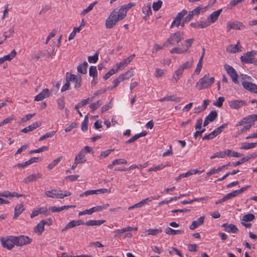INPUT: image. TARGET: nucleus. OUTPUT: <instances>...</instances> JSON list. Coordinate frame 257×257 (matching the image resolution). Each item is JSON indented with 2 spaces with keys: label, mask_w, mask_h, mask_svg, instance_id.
Wrapping results in <instances>:
<instances>
[{
  "label": "nucleus",
  "mask_w": 257,
  "mask_h": 257,
  "mask_svg": "<svg viewBox=\"0 0 257 257\" xmlns=\"http://www.w3.org/2000/svg\"><path fill=\"white\" fill-rule=\"evenodd\" d=\"M124 18V13H120L116 9L113 10L106 20V28L107 29L113 28L118 21L123 19Z\"/></svg>",
  "instance_id": "1"
},
{
  "label": "nucleus",
  "mask_w": 257,
  "mask_h": 257,
  "mask_svg": "<svg viewBox=\"0 0 257 257\" xmlns=\"http://www.w3.org/2000/svg\"><path fill=\"white\" fill-rule=\"evenodd\" d=\"M209 74H206L203 77L199 79L196 84V87L199 90L207 88L214 83L215 79L212 77L209 78Z\"/></svg>",
  "instance_id": "2"
},
{
  "label": "nucleus",
  "mask_w": 257,
  "mask_h": 257,
  "mask_svg": "<svg viewBox=\"0 0 257 257\" xmlns=\"http://www.w3.org/2000/svg\"><path fill=\"white\" fill-rule=\"evenodd\" d=\"M183 35L184 33L180 31H177L172 34L168 39L167 42L164 43L163 46H167L168 44L171 45H175L179 43L184 39Z\"/></svg>",
  "instance_id": "3"
},
{
  "label": "nucleus",
  "mask_w": 257,
  "mask_h": 257,
  "mask_svg": "<svg viewBox=\"0 0 257 257\" xmlns=\"http://www.w3.org/2000/svg\"><path fill=\"white\" fill-rule=\"evenodd\" d=\"M256 54V51L252 50L247 52L241 56L240 58L241 62L245 64H252L254 59V56Z\"/></svg>",
  "instance_id": "4"
},
{
  "label": "nucleus",
  "mask_w": 257,
  "mask_h": 257,
  "mask_svg": "<svg viewBox=\"0 0 257 257\" xmlns=\"http://www.w3.org/2000/svg\"><path fill=\"white\" fill-rule=\"evenodd\" d=\"M256 120H257V114H253L249 115L243 117L236 124V126L242 125L245 124H248L247 125H251L252 126L254 124V122Z\"/></svg>",
  "instance_id": "5"
},
{
  "label": "nucleus",
  "mask_w": 257,
  "mask_h": 257,
  "mask_svg": "<svg viewBox=\"0 0 257 257\" xmlns=\"http://www.w3.org/2000/svg\"><path fill=\"white\" fill-rule=\"evenodd\" d=\"M14 242H15V245L20 246L29 244L32 241V238H30L28 236L25 235L14 236Z\"/></svg>",
  "instance_id": "6"
},
{
  "label": "nucleus",
  "mask_w": 257,
  "mask_h": 257,
  "mask_svg": "<svg viewBox=\"0 0 257 257\" xmlns=\"http://www.w3.org/2000/svg\"><path fill=\"white\" fill-rule=\"evenodd\" d=\"M224 68L228 74L231 78L232 81L235 84H238V75L235 69L229 65L225 64Z\"/></svg>",
  "instance_id": "7"
},
{
  "label": "nucleus",
  "mask_w": 257,
  "mask_h": 257,
  "mask_svg": "<svg viewBox=\"0 0 257 257\" xmlns=\"http://www.w3.org/2000/svg\"><path fill=\"white\" fill-rule=\"evenodd\" d=\"M14 236H9L8 238H5L2 237L1 239L2 244L5 248H7L9 250L13 248L15 245V242H14Z\"/></svg>",
  "instance_id": "8"
},
{
  "label": "nucleus",
  "mask_w": 257,
  "mask_h": 257,
  "mask_svg": "<svg viewBox=\"0 0 257 257\" xmlns=\"http://www.w3.org/2000/svg\"><path fill=\"white\" fill-rule=\"evenodd\" d=\"M245 28L244 25L239 21H234L228 23L227 25V31L229 32L231 29L236 30H244Z\"/></svg>",
  "instance_id": "9"
},
{
  "label": "nucleus",
  "mask_w": 257,
  "mask_h": 257,
  "mask_svg": "<svg viewBox=\"0 0 257 257\" xmlns=\"http://www.w3.org/2000/svg\"><path fill=\"white\" fill-rule=\"evenodd\" d=\"M242 85L243 87L252 93L257 94V85L252 82L248 81H242Z\"/></svg>",
  "instance_id": "10"
},
{
  "label": "nucleus",
  "mask_w": 257,
  "mask_h": 257,
  "mask_svg": "<svg viewBox=\"0 0 257 257\" xmlns=\"http://www.w3.org/2000/svg\"><path fill=\"white\" fill-rule=\"evenodd\" d=\"M229 105L231 108L237 109L246 105V102L242 100H231L228 102Z\"/></svg>",
  "instance_id": "11"
},
{
  "label": "nucleus",
  "mask_w": 257,
  "mask_h": 257,
  "mask_svg": "<svg viewBox=\"0 0 257 257\" xmlns=\"http://www.w3.org/2000/svg\"><path fill=\"white\" fill-rule=\"evenodd\" d=\"M222 226L225 227V231L227 232L236 233L239 232L238 228L233 224L223 223Z\"/></svg>",
  "instance_id": "12"
},
{
  "label": "nucleus",
  "mask_w": 257,
  "mask_h": 257,
  "mask_svg": "<svg viewBox=\"0 0 257 257\" xmlns=\"http://www.w3.org/2000/svg\"><path fill=\"white\" fill-rule=\"evenodd\" d=\"M42 177V174L40 173H38L37 174H33L28 176L27 177L25 178L23 182L25 184H28L30 182H34L36 181L37 179L41 178Z\"/></svg>",
  "instance_id": "13"
},
{
  "label": "nucleus",
  "mask_w": 257,
  "mask_h": 257,
  "mask_svg": "<svg viewBox=\"0 0 257 257\" xmlns=\"http://www.w3.org/2000/svg\"><path fill=\"white\" fill-rule=\"evenodd\" d=\"M109 206V205L108 204H106L103 205L96 206L89 209H86V212H87L88 214H92L95 212L102 211L103 209H106Z\"/></svg>",
  "instance_id": "14"
},
{
  "label": "nucleus",
  "mask_w": 257,
  "mask_h": 257,
  "mask_svg": "<svg viewBox=\"0 0 257 257\" xmlns=\"http://www.w3.org/2000/svg\"><path fill=\"white\" fill-rule=\"evenodd\" d=\"M69 80H71V82H74V87L76 89L79 88L81 86V76L77 77V76L74 74H70Z\"/></svg>",
  "instance_id": "15"
},
{
  "label": "nucleus",
  "mask_w": 257,
  "mask_h": 257,
  "mask_svg": "<svg viewBox=\"0 0 257 257\" xmlns=\"http://www.w3.org/2000/svg\"><path fill=\"white\" fill-rule=\"evenodd\" d=\"M41 122L40 121H36L32 123V124L27 126L21 130V132L24 133H28L32 132L34 130L36 129L41 125Z\"/></svg>",
  "instance_id": "16"
},
{
  "label": "nucleus",
  "mask_w": 257,
  "mask_h": 257,
  "mask_svg": "<svg viewBox=\"0 0 257 257\" xmlns=\"http://www.w3.org/2000/svg\"><path fill=\"white\" fill-rule=\"evenodd\" d=\"M74 161L76 162V163L81 164H84L86 161L85 153L84 150H81L79 152L76 156Z\"/></svg>",
  "instance_id": "17"
},
{
  "label": "nucleus",
  "mask_w": 257,
  "mask_h": 257,
  "mask_svg": "<svg viewBox=\"0 0 257 257\" xmlns=\"http://www.w3.org/2000/svg\"><path fill=\"white\" fill-rule=\"evenodd\" d=\"M49 90L48 88L43 89L35 97V101H41L49 96Z\"/></svg>",
  "instance_id": "18"
},
{
  "label": "nucleus",
  "mask_w": 257,
  "mask_h": 257,
  "mask_svg": "<svg viewBox=\"0 0 257 257\" xmlns=\"http://www.w3.org/2000/svg\"><path fill=\"white\" fill-rule=\"evenodd\" d=\"M222 11V9H221L217 11L213 12L212 13L210 14V15L208 17V20H209L211 23H214L218 20V17Z\"/></svg>",
  "instance_id": "19"
},
{
  "label": "nucleus",
  "mask_w": 257,
  "mask_h": 257,
  "mask_svg": "<svg viewBox=\"0 0 257 257\" xmlns=\"http://www.w3.org/2000/svg\"><path fill=\"white\" fill-rule=\"evenodd\" d=\"M204 216H201L197 220H194L192 222L190 225L189 228L191 230H194L198 226L202 225L204 222Z\"/></svg>",
  "instance_id": "20"
},
{
  "label": "nucleus",
  "mask_w": 257,
  "mask_h": 257,
  "mask_svg": "<svg viewBox=\"0 0 257 257\" xmlns=\"http://www.w3.org/2000/svg\"><path fill=\"white\" fill-rule=\"evenodd\" d=\"M105 220H90L85 223L87 226H99L105 222Z\"/></svg>",
  "instance_id": "21"
},
{
  "label": "nucleus",
  "mask_w": 257,
  "mask_h": 257,
  "mask_svg": "<svg viewBox=\"0 0 257 257\" xmlns=\"http://www.w3.org/2000/svg\"><path fill=\"white\" fill-rule=\"evenodd\" d=\"M193 39H189L185 41V44L182 43V48H181L183 51V53L187 52L193 42H194Z\"/></svg>",
  "instance_id": "22"
},
{
  "label": "nucleus",
  "mask_w": 257,
  "mask_h": 257,
  "mask_svg": "<svg viewBox=\"0 0 257 257\" xmlns=\"http://www.w3.org/2000/svg\"><path fill=\"white\" fill-rule=\"evenodd\" d=\"M239 42H238L236 45H230L226 48V51L230 53H235L237 52L241 51L238 47Z\"/></svg>",
  "instance_id": "23"
},
{
  "label": "nucleus",
  "mask_w": 257,
  "mask_h": 257,
  "mask_svg": "<svg viewBox=\"0 0 257 257\" xmlns=\"http://www.w3.org/2000/svg\"><path fill=\"white\" fill-rule=\"evenodd\" d=\"M220 134V133L219 132V131H217V128H216L213 132L209 133L208 135L204 136L203 137L202 139L203 140H209L210 139H212Z\"/></svg>",
  "instance_id": "24"
},
{
  "label": "nucleus",
  "mask_w": 257,
  "mask_h": 257,
  "mask_svg": "<svg viewBox=\"0 0 257 257\" xmlns=\"http://www.w3.org/2000/svg\"><path fill=\"white\" fill-rule=\"evenodd\" d=\"M24 209H25L23 203L16 205L15 208V214L14 218H15L18 217L24 210Z\"/></svg>",
  "instance_id": "25"
},
{
  "label": "nucleus",
  "mask_w": 257,
  "mask_h": 257,
  "mask_svg": "<svg viewBox=\"0 0 257 257\" xmlns=\"http://www.w3.org/2000/svg\"><path fill=\"white\" fill-rule=\"evenodd\" d=\"M88 67V63L86 61H84L82 64L78 65L77 67V71L81 74H86L87 73V68Z\"/></svg>",
  "instance_id": "26"
},
{
  "label": "nucleus",
  "mask_w": 257,
  "mask_h": 257,
  "mask_svg": "<svg viewBox=\"0 0 257 257\" xmlns=\"http://www.w3.org/2000/svg\"><path fill=\"white\" fill-rule=\"evenodd\" d=\"M135 4L132 3H130L127 5H125L122 6L118 10L120 13H124L125 17L126 15L127 11L131 9L132 7H134Z\"/></svg>",
  "instance_id": "27"
},
{
  "label": "nucleus",
  "mask_w": 257,
  "mask_h": 257,
  "mask_svg": "<svg viewBox=\"0 0 257 257\" xmlns=\"http://www.w3.org/2000/svg\"><path fill=\"white\" fill-rule=\"evenodd\" d=\"M41 221L34 228V232L38 235H41L44 230V225Z\"/></svg>",
  "instance_id": "28"
},
{
  "label": "nucleus",
  "mask_w": 257,
  "mask_h": 257,
  "mask_svg": "<svg viewBox=\"0 0 257 257\" xmlns=\"http://www.w3.org/2000/svg\"><path fill=\"white\" fill-rule=\"evenodd\" d=\"M142 12L145 16L143 18L145 20L147 19V17L152 15V12L150 6H144L142 9Z\"/></svg>",
  "instance_id": "29"
},
{
  "label": "nucleus",
  "mask_w": 257,
  "mask_h": 257,
  "mask_svg": "<svg viewBox=\"0 0 257 257\" xmlns=\"http://www.w3.org/2000/svg\"><path fill=\"white\" fill-rule=\"evenodd\" d=\"M165 232L166 234L169 235H176L182 234L184 231L181 230H175L170 227H167L165 229Z\"/></svg>",
  "instance_id": "30"
},
{
  "label": "nucleus",
  "mask_w": 257,
  "mask_h": 257,
  "mask_svg": "<svg viewBox=\"0 0 257 257\" xmlns=\"http://www.w3.org/2000/svg\"><path fill=\"white\" fill-rule=\"evenodd\" d=\"M257 146L256 143H243L241 144L240 149L248 150L255 148Z\"/></svg>",
  "instance_id": "31"
},
{
  "label": "nucleus",
  "mask_w": 257,
  "mask_h": 257,
  "mask_svg": "<svg viewBox=\"0 0 257 257\" xmlns=\"http://www.w3.org/2000/svg\"><path fill=\"white\" fill-rule=\"evenodd\" d=\"M89 75L90 76H92L94 80H97V72L96 66H90L89 70Z\"/></svg>",
  "instance_id": "32"
},
{
  "label": "nucleus",
  "mask_w": 257,
  "mask_h": 257,
  "mask_svg": "<svg viewBox=\"0 0 257 257\" xmlns=\"http://www.w3.org/2000/svg\"><path fill=\"white\" fill-rule=\"evenodd\" d=\"M69 75L70 74L69 73H66V83L63 86V87H62L61 89V92H63V91H65L68 89H69V87H70V82H71V80H69Z\"/></svg>",
  "instance_id": "33"
},
{
  "label": "nucleus",
  "mask_w": 257,
  "mask_h": 257,
  "mask_svg": "<svg viewBox=\"0 0 257 257\" xmlns=\"http://www.w3.org/2000/svg\"><path fill=\"white\" fill-rule=\"evenodd\" d=\"M134 75L133 71L132 70L126 71L125 73L119 75L122 81L128 79Z\"/></svg>",
  "instance_id": "34"
},
{
  "label": "nucleus",
  "mask_w": 257,
  "mask_h": 257,
  "mask_svg": "<svg viewBox=\"0 0 257 257\" xmlns=\"http://www.w3.org/2000/svg\"><path fill=\"white\" fill-rule=\"evenodd\" d=\"M217 117V112L215 110L211 111L210 113L206 117L210 122L213 121Z\"/></svg>",
  "instance_id": "35"
},
{
  "label": "nucleus",
  "mask_w": 257,
  "mask_h": 257,
  "mask_svg": "<svg viewBox=\"0 0 257 257\" xmlns=\"http://www.w3.org/2000/svg\"><path fill=\"white\" fill-rule=\"evenodd\" d=\"M57 189H52L51 190L47 191L45 194L48 197L55 198H57Z\"/></svg>",
  "instance_id": "36"
},
{
  "label": "nucleus",
  "mask_w": 257,
  "mask_h": 257,
  "mask_svg": "<svg viewBox=\"0 0 257 257\" xmlns=\"http://www.w3.org/2000/svg\"><path fill=\"white\" fill-rule=\"evenodd\" d=\"M62 156H60L56 159L54 160L51 163L49 164V165L47 167L48 169L49 170L52 169L62 160Z\"/></svg>",
  "instance_id": "37"
},
{
  "label": "nucleus",
  "mask_w": 257,
  "mask_h": 257,
  "mask_svg": "<svg viewBox=\"0 0 257 257\" xmlns=\"http://www.w3.org/2000/svg\"><path fill=\"white\" fill-rule=\"evenodd\" d=\"M97 2H94L93 3L91 4L86 9H84L81 13V15L82 16H85L88 12H90L94 7V6L97 4Z\"/></svg>",
  "instance_id": "38"
},
{
  "label": "nucleus",
  "mask_w": 257,
  "mask_h": 257,
  "mask_svg": "<svg viewBox=\"0 0 257 257\" xmlns=\"http://www.w3.org/2000/svg\"><path fill=\"white\" fill-rule=\"evenodd\" d=\"M255 218L254 215L252 213H248L243 216L242 221L248 222L252 221Z\"/></svg>",
  "instance_id": "39"
},
{
  "label": "nucleus",
  "mask_w": 257,
  "mask_h": 257,
  "mask_svg": "<svg viewBox=\"0 0 257 257\" xmlns=\"http://www.w3.org/2000/svg\"><path fill=\"white\" fill-rule=\"evenodd\" d=\"M16 51L15 50H13L9 54L4 56L3 57V58L5 61H11L13 58H14L16 56Z\"/></svg>",
  "instance_id": "40"
},
{
  "label": "nucleus",
  "mask_w": 257,
  "mask_h": 257,
  "mask_svg": "<svg viewBox=\"0 0 257 257\" xmlns=\"http://www.w3.org/2000/svg\"><path fill=\"white\" fill-rule=\"evenodd\" d=\"M102 104V103H101L100 100H98L96 102H94L92 104H91L89 105L90 109H91V112H94L95 110L97 109L98 107L100 106V105Z\"/></svg>",
  "instance_id": "41"
},
{
  "label": "nucleus",
  "mask_w": 257,
  "mask_h": 257,
  "mask_svg": "<svg viewBox=\"0 0 257 257\" xmlns=\"http://www.w3.org/2000/svg\"><path fill=\"white\" fill-rule=\"evenodd\" d=\"M251 127V125H246L244 126L241 129L238 130L236 133V136H239L241 134L247 132Z\"/></svg>",
  "instance_id": "42"
},
{
  "label": "nucleus",
  "mask_w": 257,
  "mask_h": 257,
  "mask_svg": "<svg viewBox=\"0 0 257 257\" xmlns=\"http://www.w3.org/2000/svg\"><path fill=\"white\" fill-rule=\"evenodd\" d=\"M226 156V152L222 151L215 153L212 156L210 157L211 159H213L215 158L218 157L220 158H223Z\"/></svg>",
  "instance_id": "43"
},
{
  "label": "nucleus",
  "mask_w": 257,
  "mask_h": 257,
  "mask_svg": "<svg viewBox=\"0 0 257 257\" xmlns=\"http://www.w3.org/2000/svg\"><path fill=\"white\" fill-rule=\"evenodd\" d=\"M55 133H56L55 131H52V132H48L46 134H45L44 135L41 136L39 138V141H42L44 140L45 139H46L47 138H51V137H52L55 134Z\"/></svg>",
  "instance_id": "44"
},
{
  "label": "nucleus",
  "mask_w": 257,
  "mask_h": 257,
  "mask_svg": "<svg viewBox=\"0 0 257 257\" xmlns=\"http://www.w3.org/2000/svg\"><path fill=\"white\" fill-rule=\"evenodd\" d=\"M149 235H156L162 232L161 228L157 229H149L147 230Z\"/></svg>",
  "instance_id": "45"
},
{
  "label": "nucleus",
  "mask_w": 257,
  "mask_h": 257,
  "mask_svg": "<svg viewBox=\"0 0 257 257\" xmlns=\"http://www.w3.org/2000/svg\"><path fill=\"white\" fill-rule=\"evenodd\" d=\"M88 117L87 115H86L84 120L82 121L81 124V130L83 132H85L88 130Z\"/></svg>",
  "instance_id": "46"
},
{
  "label": "nucleus",
  "mask_w": 257,
  "mask_h": 257,
  "mask_svg": "<svg viewBox=\"0 0 257 257\" xmlns=\"http://www.w3.org/2000/svg\"><path fill=\"white\" fill-rule=\"evenodd\" d=\"M162 2L158 0L157 2H154L153 4V9L154 11H158L160 9L162 5Z\"/></svg>",
  "instance_id": "47"
},
{
  "label": "nucleus",
  "mask_w": 257,
  "mask_h": 257,
  "mask_svg": "<svg viewBox=\"0 0 257 257\" xmlns=\"http://www.w3.org/2000/svg\"><path fill=\"white\" fill-rule=\"evenodd\" d=\"M98 59V53H95L93 56H90L88 57L89 63H95Z\"/></svg>",
  "instance_id": "48"
},
{
  "label": "nucleus",
  "mask_w": 257,
  "mask_h": 257,
  "mask_svg": "<svg viewBox=\"0 0 257 257\" xmlns=\"http://www.w3.org/2000/svg\"><path fill=\"white\" fill-rule=\"evenodd\" d=\"M187 14V11L186 10H182L177 15L176 17L174 18L176 20L181 21L182 19Z\"/></svg>",
  "instance_id": "49"
},
{
  "label": "nucleus",
  "mask_w": 257,
  "mask_h": 257,
  "mask_svg": "<svg viewBox=\"0 0 257 257\" xmlns=\"http://www.w3.org/2000/svg\"><path fill=\"white\" fill-rule=\"evenodd\" d=\"M209 100L208 99H205L203 101L202 105L201 106V109L199 110L198 111L196 110V113H199L200 112L204 111L205 110L209 104Z\"/></svg>",
  "instance_id": "50"
},
{
  "label": "nucleus",
  "mask_w": 257,
  "mask_h": 257,
  "mask_svg": "<svg viewBox=\"0 0 257 257\" xmlns=\"http://www.w3.org/2000/svg\"><path fill=\"white\" fill-rule=\"evenodd\" d=\"M248 161V158H246V157H244L241 158L239 161H238L236 162L231 163V165H232L233 167H236L238 165H240L243 164V163L247 162Z\"/></svg>",
  "instance_id": "51"
},
{
  "label": "nucleus",
  "mask_w": 257,
  "mask_h": 257,
  "mask_svg": "<svg viewBox=\"0 0 257 257\" xmlns=\"http://www.w3.org/2000/svg\"><path fill=\"white\" fill-rule=\"evenodd\" d=\"M48 147L43 146L38 149H35V150L31 151L29 152V154H33V153H39L42 152L43 151H47V150H48Z\"/></svg>",
  "instance_id": "52"
},
{
  "label": "nucleus",
  "mask_w": 257,
  "mask_h": 257,
  "mask_svg": "<svg viewBox=\"0 0 257 257\" xmlns=\"http://www.w3.org/2000/svg\"><path fill=\"white\" fill-rule=\"evenodd\" d=\"M75 226H76L75 220H71L65 226V227L63 229H62V231L64 232L67 230V229L73 228Z\"/></svg>",
  "instance_id": "53"
},
{
  "label": "nucleus",
  "mask_w": 257,
  "mask_h": 257,
  "mask_svg": "<svg viewBox=\"0 0 257 257\" xmlns=\"http://www.w3.org/2000/svg\"><path fill=\"white\" fill-rule=\"evenodd\" d=\"M225 99L223 97L220 96L218 97L217 101H215L213 103V105L220 107L222 106L223 102L224 101Z\"/></svg>",
  "instance_id": "54"
},
{
  "label": "nucleus",
  "mask_w": 257,
  "mask_h": 257,
  "mask_svg": "<svg viewBox=\"0 0 257 257\" xmlns=\"http://www.w3.org/2000/svg\"><path fill=\"white\" fill-rule=\"evenodd\" d=\"M168 101H172L176 102H179L181 98L179 97H177L175 95L167 96Z\"/></svg>",
  "instance_id": "55"
},
{
  "label": "nucleus",
  "mask_w": 257,
  "mask_h": 257,
  "mask_svg": "<svg viewBox=\"0 0 257 257\" xmlns=\"http://www.w3.org/2000/svg\"><path fill=\"white\" fill-rule=\"evenodd\" d=\"M117 72V70H115L114 69H111L107 72L105 75L103 76V79L104 80H107L112 75L114 74Z\"/></svg>",
  "instance_id": "56"
},
{
  "label": "nucleus",
  "mask_w": 257,
  "mask_h": 257,
  "mask_svg": "<svg viewBox=\"0 0 257 257\" xmlns=\"http://www.w3.org/2000/svg\"><path fill=\"white\" fill-rule=\"evenodd\" d=\"M134 230V227H131V226H127L125 228H123L121 229H117L115 230V232H117L119 233H123L126 231H130Z\"/></svg>",
  "instance_id": "57"
},
{
  "label": "nucleus",
  "mask_w": 257,
  "mask_h": 257,
  "mask_svg": "<svg viewBox=\"0 0 257 257\" xmlns=\"http://www.w3.org/2000/svg\"><path fill=\"white\" fill-rule=\"evenodd\" d=\"M245 0H231L228 5V7L230 9L236 6L237 4L244 2Z\"/></svg>",
  "instance_id": "58"
},
{
  "label": "nucleus",
  "mask_w": 257,
  "mask_h": 257,
  "mask_svg": "<svg viewBox=\"0 0 257 257\" xmlns=\"http://www.w3.org/2000/svg\"><path fill=\"white\" fill-rule=\"evenodd\" d=\"M202 8L200 7H197L195 9H194L193 11L190 12V16L191 17L192 16L194 15H198L201 12Z\"/></svg>",
  "instance_id": "59"
},
{
  "label": "nucleus",
  "mask_w": 257,
  "mask_h": 257,
  "mask_svg": "<svg viewBox=\"0 0 257 257\" xmlns=\"http://www.w3.org/2000/svg\"><path fill=\"white\" fill-rule=\"evenodd\" d=\"M211 23L210 22L209 20H208V19H207V20H206L205 21H202V22H200V27L201 28H206L208 26H209L210 25Z\"/></svg>",
  "instance_id": "60"
},
{
  "label": "nucleus",
  "mask_w": 257,
  "mask_h": 257,
  "mask_svg": "<svg viewBox=\"0 0 257 257\" xmlns=\"http://www.w3.org/2000/svg\"><path fill=\"white\" fill-rule=\"evenodd\" d=\"M185 69L181 65L179 68L175 71V74L176 76L180 77L183 73Z\"/></svg>",
  "instance_id": "61"
},
{
  "label": "nucleus",
  "mask_w": 257,
  "mask_h": 257,
  "mask_svg": "<svg viewBox=\"0 0 257 257\" xmlns=\"http://www.w3.org/2000/svg\"><path fill=\"white\" fill-rule=\"evenodd\" d=\"M13 194L12 192H11L8 191H6L0 193V197H12Z\"/></svg>",
  "instance_id": "62"
},
{
  "label": "nucleus",
  "mask_w": 257,
  "mask_h": 257,
  "mask_svg": "<svg viewBox=\"0 0 257 257\" xmlns=\"http://www.w3.org/2000/svg\"><path fill=\"white\" fill-rule=\"evenodd\" d=\"M135 54H133L130 56H128L127 58L123 60V63L125 64V65H127L129 64L135 58Z\"/></svg>",
  "instance_id": "63"
},
{
  "label": "nucleus",
  "mask_w": 257,
  "mask_h": 257,
  "mask_svg": "<svg viewBox=\"0 0 257 257\" xmlns=\"http://www.w3.org/2000/svg\"><path fill=\"white\" fill-rule=\"evenodd\" d=\"M57 104L58 108L60 109H63L65 107V102L63 99L59 98L57 100Z\"/></svg>",
  "instance_id": "64"
}]
</instances>
